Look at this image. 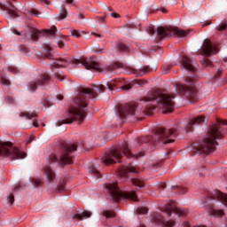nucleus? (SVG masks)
Instances as JSON below:
<instances>
[{"instance_id":"f257e3e1","label":"nucleus","mask_w":227,"mask_h":227,"mask_svg":"<svg viewBox=\"0 0 227 227\" xmlns=\"http://www.w3.org/2000/svg\"><path fill=\"white\" fill-rule=\"evenodd\" d=\"M223 125H227V121L217 119L207 128L206 137L187 146V151L191 152L192 155H201L214 152L215 145H217V139H221L224 134Z\"/></svg>"},{"instance_id":"f03ea898","label":"nucleus","mask_w":227,"mask_h":227,"mask_svg":"<svg viewBox=\"0 0 227 227\" xmlns=\"http://www.w3.org/2000/svg\"><path fill=\"white\" fill-rule=\"evenodd\" d=\"M106 91V86L99 84L94 85L92 89L88 87H82L78 90V95L73 98V104L74 106L71 108L70 114H90L88 108V98L95 100L98 97V93H104Z\"/></svg>"},{"instance_id":"7ed1b4c3","label":"nucleus","mask_w":227,"mask_h":227,"mask_svg":"<svg viewBox=\"0 0 227 227\" xmlns=\"http://www.w3.org/2000/svg\"><path fill=\"white\" fill-rule=\"evenodd\" d=\"M145 155V153L139 152L137 153H132L129 148V142L123 141L121 145H115L111 148L107 153H105L101 162L105 166H109V164H116V162H121V159L126 157H130L131 159H139Z\"/></svg>"},{"instance_id":"20e7f679","label":"nucleus","mask_w":227,"mask_h":227,"mask_svg":"<svg viewBox=\"0 0 227 227\" xmlns=\"http://www.w3.org/2000/svg\"><path fill=\"white\" fill-rule=\"evenodd\" d=\"M83 146L82 142L66 143L60 147L58 154H51L48 157V162L59 166L72 164L74 162V152H77V148H82Z\"/></svg>"},{"instance_id":"39448f33","label":"nucleus","mask_w":227,"mask_h":227,"mask_svg":"<svg viewBox=\"0 0 227 227\" xmlns=\"http://www.w3.org/2000/svg\"><path fill=\"white\" fill-rule=\"evenodd\" d=\"M175 95L153 91L148 94V97L143 98V102H153L157 104L160 113H173L175 111Z\"/></svg>"},{"instance_id":"423d86ee","label":"nucleus","mask_w":227,"mask_h":227,"mask_svg":"<svg viewBox=\"0 0 227 227\" xmlns=\"http://www.w3.org/2000/svg\"><path fill=\"white\" fill-rule=\"evenodd\" d=\"M177 131L178 129H176V128L159 129L154 137L153 136H147L138 138V145H143V143H153V145H155V143H163L165 145H168V143H175Z\"/></svg>"},{"instance_id":"0eeeda50","label":"nucleus","mask_w":227,"mask_h":227,"mask_svg":"<svg viewBox=\"0 0 227 227\" xmlns=\"http://www.w3.org/2000/svg\"><path fill=\"white\" fill-rule=\"evenodd\" d=\"M186 84L177 83L176 90L180 95H184L187 100L196 102L198 100V91L194 88V78L186 76L184 79Z\"/></svg>"},{"instance_id":"6e6552de","label":"nucleus","mask_w":227,"mask_h":227,"mask_svg":"<svg viewBox=\"0 0 227 227\" xmlns=\"http://www.w3.org/2000/svg\"><path fill=\"white\" fill-rule=\"evenodd\" d=\"M0 155L7 157L11 160H17L19 159H26L27 154L20 151L17 147H13L12 142H2L0 143Z\"/></svg>"},{"instance_id":"1a4fd4ad","label":"nucleus","mask_w":227,"mask_h":227,"mask_svg":"<svg viewBox=\"0 0 227 227\" xmlns=\"http://www.w3.org/2000/svg\"><path fill=\"white\" fill-rule=\"evenodd\" d=\"M106 187L114 203L120 201L121 198L124 200H130L131 201H137V195H136V192H121L114 183L108 184Z\"/></svg>"},{"instance_id":"9d476101","label":"nucleus","mask_w":227,"mask_h":227,"mask_svg":"<svg viewBox=\"0 0 227 227\" xmlns=\"http://www.w3.org/2000/svg\"><path fill=\"white\" fill-rule=\"evenodd\" d=\"M189 33H191V30H182L178 27H157V35L159 36V38H160V40H162V38H166V36H181L182 38H184V36L188 35Z\"/></svg>"},{"instance_id":"9b49d317","label":"nucleus","mask_w":227,"mask_h":227,"mask_svg":"<svg viewBox=\"0 0 227 227\" xmlns=\"http://www.w3.org/2000/svg\"><path fill=\"white\" fill-rule=\"evenodd\" d=\"M73 65H82L86 70H96V72H100V66L93 58L74 59Z\"/></svg>"},{"instance_id":"f8f14e48","label":"nucleus","mask_w":227,"mask_h":227,"mask_svg":"<svg viewBox=\"0 0 227 227\" xmlns=\"http://www.w3.org/2000/svg\"><path fill=\"white\" fill-rule=\"evenodd\" d=\"M117 114H136L139 113V107L136 103L119 104L115 106Z\"/></svg>"},{"instance_id":"ddd939ff","label":"nucleus","mask_w":227,"mask_h":227,"mask_svg":"<svg viewBox=\"0 0 227 227\" xmlns=\"http://www.w3.org/2000/svg\"><path fill=\"white\" fill-rule=\"evenodd\" d=\"M86 120V115L84 114H67L65 119L59 120L56 123L57 127H61V125H67L70 123H83Z\"/></svg>"},{"instance_id":"4468645a","label":"nucleus","mask_w":227,"mask_h":227,"mask_svg":"<svg viewBox=\"0 0 227 227\" xmlns=\"http://www.w3.org/2000/svg\"><path fill=\"white\" fill-rule=\"evenodd\" d=\"M214 200L221 201L225 206L227 205V194L223 192H214L210 197L204 199L202 203H204V207H207V205H212Z\"/></svg>"},{"instance_id":"2eb2a0df","label":"nucleus","mask_w":227,"mask_h":227,"mask_svg":"<svg viewBox=\"0 0 227 227\" xmlns=\"http://www.w3.org/2000/svg\"><path fill=\"white\" fill-rule=\"evenodd\" d=\"M50 81L51 78L49 77V74H41L36 80L28 82L27 89L30 91H35L38 86H45V84H47Z\"/></svg>"},{"instance_id":"dca6fc26","label":"nucleus","mask_w":227,"mask_h":227,"mask_svg":"<svg viewBox=\"0 0 227 227\" xmlns=\"http://www.w3.org/2000/svg\"><path fill=\"white\" fill-rule=\"evenodd\" d=\"M219 52V47L214 45L210 40H205L204 44L200 51L201 56L208 57L211 54H217Z\"/></svg>"},{"instance_id":"f3484780","label":"nucleus","mask_w":227,"mask_h":227,"mask_svg":"<svg viewBox=\"0 0 227 227\" xmlns=\"http://www.w3.org/2000/svg\"><path fill=\"white\" fill-rule=\"evenodd\" d=\"M152 223L153 224H160V226H163V227L175 226L174 221H171V220L166 221V218H164V215H162L160 213H153V214Z\"/></svg>"},{"instance_id":"a211bd4d","label":"nucleus","mask_w":227,"mask_h":227,"mask_svg":"<svg viewBox=\"0 0 227 227\" xmlns=\"http://www.w3.org/2000/svg\"><path fill=\"white\" fill-rule=\"evenodd\" d=\"M125 81L123 79H116V80H111L110 82H106V86L108 90H113L114 88H121V90H124L125 91H129L132 88V84L129 83L126 85Z\"/></svg>"},{"instance_id":"6ab92c4d","label":"nucleus","mask_w":227,"mask_h":227,"mask_svg":"<svg viewBox=\"0 0 227 227\" xmlns=\"http://www.w3.org/2000/svg\"><path fill=\"white\" fill-rule=\"evenodd\" d=\"M116 120L119 123H123L125 121H129V123H136L137 121H143L145 118L137 114H117Z\"/></svg>"},{"instance_id":"aec40b11","label":"nucleus","mask_w":227,"mask_h":227,"mask_svg":"<svg viewBox=\"0 0 227 227\" xmlns=\"http://www.w3.org/2000/svg\"><path fill=\"white\" fill-rule=\"evenodd\" d=\"M179 65L182 70H185L186 72H196V67L192 66V61L187 56L181 57Z\"/></svg>"},{"instance_id":"412c9836","label":"nucleus","mask_w":227,"mask_h":227,"mask_svg":"<svg viewBox=\"0 0 227 227\" xmlns=\"http://www.w3.org/2000/svg\"><path fill=\"white\" fill-rule=\"evenodd\" d=\"M163 214L168 216H171L172 214H175V215H178L179 217H185L187 215V209L182 207H168L164 210Z\"/></svg>"},{"instance_id":"4be33fe9","label":"nucleus","mask_w":227,"mask_h":227,"mask_svg":"<svg viewBox=\"0 0 227 227\" xmlns=\"http://www.w3.org/2000/svg\"><path fill=\"white\" fill-rule=\"evenodd\" d=\"M205 121H207L205 116L198 115L197 117H195L193 120L187 123L185 128L186 132H192V130H194L193 125H201V123H205Z\"/></svg>"},{"instance_id":"5701e85b","label":"nucleus","mask_w":227,"mask_h":227,"mask_svg":"<svg viewBox=\"0 0 227 227\" xmlns=\"http://www.w3.org/2000/svg\"><path fill=\"white\" fill-rule=\"evenodd\" d=\"M129 173H139V170H137V168H136V167H134L130 164L127 165L126 167H121L119 168V175L122 178H125V176H127V175H129Z\"/></svg>"},{"instance_id":"b1692460","label":"nucleus","mask_w":227,"mask_h":227,"mask_svg":"<svg viewBox=\"0 0 227 227\" xmlns=\"http://www.w3.org/2000/svg\"><path fill=\"white\" fill-rule=\"evenodd\" d=\"M43 175H44L46 180H47L50 184L54 183V181H55L56 178H57V176H56V172H55L54 169H52V168H51V167H44V168H43Z\"/></svg>"},{"instance_id":"393cba45","label":"nucleus","mask_w":227,"mask_h":227,"mask_svg":"<svg viewBox=\"0 0 227 227\" xmlns=\"http://www.w3.org/2000/svg\"><path fill=\"white\" fill-rule=\"evenodd\" d=\"M207 214L209 215H213L214 217H223V215H225V219L227 221V212L224 213L223 210L221 209H215L214 207L209 206L207 207Z\"/></svg>"},{"instance_id":"a878e982","label":"nucleus","mask_w":227,"mask_h":227,"mask_svg":"<svg viewBox=\"0 0 227 227\" xmlns=\"http://www.w3.org/2000/svg\"><path fill=\"white\" fill-rule=\"evenodd\" d=\"M151 71H152V69L148 66H145L140 69H136V68L129 69L130 74H135V75H137V77H141V76L148 74V72H151Z\"/></svg>"},{"instance_id":"bb28decb","label":"nucleus","mask_w":227,"mask_h":227,"mask_svg":"<svg viewBox=\"0 0 227 227\" xmlns=\"http://www.w3.org/2000/svg\"><path fill=\"white\" fill-rule=\"evenodd\" d=\"M91 217V211H83L82 214L74 213L72 215L74 221H82V219H88Z\"/></svg>"},{"instance_id":"cd10ccee","label":"nucleus","mask_w":227,"mask_h":227,"mask_svg":"<svg viewBox=\"0 0 227 227\" xmlns=\"http://www.w3.org/2000/svg\"><path fill=\"white\" fill-rule=\"evenodd\" d=\"M9 8L6 9V12L11 17V19H17L19 17V11L15 6L9 4Z\"/></svg>"},{"instance_id":"c85d7f7f","label":"nucleus","mask_w":227,"mask_h":227,"mask_svg":"<svg viewBox=\"0 0 227 227\" xmlns=\"http://www.w3.org/2000/svg\"><path fill=\"white\" fill-rule=\"evenodd\" d=\"M68 60L67 59H59L51 64V68H60L67 65Z\"/></svg>"},{"instance_id":"c756f323","label":"nucleus","mask_w":227,"mask_h":227,"mask_svg":"<svg viewBox=\"0 0 227 227\" xmlns=\"http://www.w3.org/2000/svg\"><path fill=\"white\" fill-rule=\"evenodd\" d=\"M116 68H123V64H121L120 62H116L114 64H111L107 67V70H108V72H110V74H114V70H116Z\"/></svg>"},{"instance_id":"7c9ffc66","label":"nucleus","mask_w":227,"mask_h":227,"mask_svg":"<svg viewBox=\"0 0 227 227\" xmlns=\"http://www.w3.org/2000/svg\"><path fill=\"white\" fill-rule=\"evenodd\" d=\"M89 173L96 176V178H100V174H98V165H91L89 167Z\"/></svg>"},{"instance_id":"2f4dec72","label":"nucleus","mask_w":227,"mask_h":227,"mask_svg":"<svg viewBox=\"0 0 227 227\" xmlns=\"http://www.w3.org/2000/svg\"><path fill=\"white\" fill-rule=\"evenodd\" d=\"M131 184L136 187H139L140 189L145 187V183L141 179L132 178Z\"/></svg>"},{"instance_id":"473e14b6","label":"nucleus","mask_w":227,"mask_h":227,"mask_svg":"<svg viewBox=\"0 0 227 227\" xmlns=\"http://www.w3.org/2000/svg\"><path fill=\"white\" fill-rule=\"evenodd\" d=\"M103 215L106 217V219H112V217H116V213L113 210L103 211Z\"/></svg>"},{"instance_id":"72a5a7b5","label":"nucleus","mask_w":227,"mask_h":227,"mask_svg":"<svg viewBox=\"0 0 227 227\" xmlns=\"http://www.w3.org/2000/svg\"><path fill=\"white\" fill-rule=\"evenodd\" d=\"M25 118L27 120H33L32 123L34 125V127H35L37 129V127H40V125L38 124V122L35 121V119L36 118V115H33V114H25L24 115Z\"/></svg>"},{"instance_id":"f704fd0d","label":"nucleus","mask_w":227,"mask_h":227,"mask_svg":"<svg viewBox=\"0 0 227 227\" xmlns=\"http://www.w3.org/2000/svg\"><path fill=\"white\" fill-rule=\"evenodd\" d=\"M67 9L61 7L60 12L59 14V20H63L64 19H67Z\"/></svg>"},{"instance_id":"c9c22d12","label":"nucleus","mask_w":227,"mask_h":227,"mask_svg":"<svg viewBox=\"0 0 227 227\" xmlns=\"http://www.w3.org/2000/svg\"><path fill=\"white\" fill-rule=\"evenodd\" d=\"M31 40H38L40 38V32L35 28L32 29V34L30 35Z\"/></svg>"},{"instance_id":"e433bc0d","label":"nucleus","mask_w":227,"mask_h":227,"mask_svg":"<svg viewBox=\"0 0 227 227\" xmlns=\"http://www.w3.org/2000/svg\"><path fill=\"white\" fill-rule=\"evenodd\" d=\"M46 53H45V58L46 59H52L53 56H52V49L49 46H46Z\"/></svg>"},{"instance_id":"4c0bfd02","label":"nucleus","mask_w":227,"mask_h":227,"mask_svg":"<svg viewBox=\"0 0 227 227\" xmlns=\"http://www.w3.org/2000/svg\"><path fill=\"white\" fill-rule=\"evenodd\" d=\"M43 184V182L42 181V179H38V178L32 179V185H34V187H40L42 186Z\"/></svg>"},{"instance_id":"58836bf2","label":"nucleus","mask_w":227,"mask_h":227,"mask_svg":"<svg viewBox=\"0 0 227 227\" xmlns=\"http://www.w3.org/2000/svg\"><path fill=\"white\" fill-rule=\"evenodd\" d=\"M172 189L173 191H178V194H185V192H187L185 188H182L180 186H174Z\"/></svg>"},{"instance_id":"ea45409f","label":"nucleus","mask_w":227,"mask_h":227,"mask_svg":"<svg viewBox=\"0 0 227 227\" xmlns=\"http://www.w3.org/2000/svg\"><path fill=\"white\" fill-rule=\"evenodd\" d=\"M7 202L10 203V205H13V203H15V196H13L12 193H10L7 196Z\"/></svg>"},{"instance_id":"a19ab883","label":"nucleus","mask_w":227,"mask_h":227,"mask_svg":"<svg viewBox=\"0 0 227 227\" xmlns=\"http://www.w3.org/2000/svg\"><path fill=\"white\" fill-rule=\"evenodd\" d=\"M146 109L148 111H153V112H148L146 114H154V113H159V111H157V107H155V106H147Z\"/></svg>"},{"instance_id":"79ce46f5","label":"nucleus","mask_w":227,"mask_h":227,"mask_svg":"<svg viewBox=\"0 0 227 227\" xmlns=\"http://www.w3.org/2000/svg\"><path fill=\"white\" fill-rule=\"evenodd\" d=\"M117 48L119 51H121L122 52H127V51H128L127 46H125V44H123L121 43H119L117 44Z\"/></svg>"},{"instance_id":"37998d69","label":"nucleus","mask_w":227,"mask_h":227,"mask_svg":"<svg viewBox=\"0 0 227 227\" xmlns=\"http://www.w3.org/2000/svg\"><path fill=\"white\" fill-rule=\"evenodd\" d=\"M148 82L145 81V80H135V84H137L140 87L145 86V84H147Z\"/></svg>"},{"instance_id":"c03bdc74","label":"nucleus","mask_w":227,"mask_h":227,"mask_svg":"<svg viewBox=\"0 0 227 227\" xmlns=\"http://www.w3.org/2000/svg\"><path fill=\"white\" fill-rule=\"evenodd\" d=\"M202 65L203 67H210L212 66V62L208 59L204 58L202 61Z\"/></svg>"},{"instance_id":"a18cd8bd","label":"nucleus","mask_w":227,"mask_h":227,"mask_svg":"<svg viewBox=\"0 0 227 227\" xmlns=\"http://www.w3.org/2000/svg\"><path fill=\"white\" fill-rule=\"evenodd\" d=\"M42 103L43 107H45V109H47V107H51V101H49V99L47 98H44Z\"/></svg>"},{"instance_id":"49530a36","label":"nucleus","mask_w":227,"mask_h":227,"mask_svg":"<svg viewBox=\"0 0 227 227\" xmlns=\"http://www.w3.org/2000/svg\"><path fill=\"white\" fill-rule=\"evenodd\" d=\"M1 81H2V84L4 86H10V80L4 78V77H1Z\"/></svg>"},{"instance_id":"de8ad7c7","label":"nucleus","mask_w":227,"mask_h":227,"mask_svg":"<svg viewBox=\"0 0 227 227\" xmlns=\"http://www.w3.org/2000/svg\"><path fill=\"white\" fill-rule=\"evenodd\" d=\"M71 35L75 36V38H81V33L78 32L77 30H72L71 31Z\"/></svg>"},{"instance_id":"09e8293b","label":"nucleus","mask_w":227,"mask_h":227,"mask_svg":"<svg viewBox=\"0 0 227 227\" xmlns=\"http://www.w3.org/2000/svg\"><path fill=\"white\" fill-rule=\"evenodd\" d=\"M56 31H58V28L56 27H53L52 28L47 30L48 35H56Z\"/></svg>"},{"instance_id":"8fccbe9b","label":"nucleus","mask_w":227,"mask_h":227,"mask_svg":"<svg viewBox=\"0 0 227 227\" xmlns=\"http://www.w3.org/2000/svg\"><path fill=\"white\" fill-rule=\"evenodd\" d=\"M226 28H227V23L222 24V25H219L218 27H216V29L218 31H224Z\"/></svg>"},{"instance_id":"3c124183","label":"nucleus","mask_w":227,"mask_h":227,"mask_svg":"<svg viewBox=\"0 0 227 227\" xmlns=\"http://www.w3.org/2000/svg\"><path fill=\"white\" fill-rule=\"evenodd\" d=\"M137 213L138 214H147L148 213V208H146V207H139L138 209H137Z\"/></svg>"},{"instance_id":"603ef678","label":"nucleus","mask_w":227,"mask_h":227,"mask_svg":"<svg viewBox=\"0 0 227 227\" xmlns=\"http://www.w3.org/2000/svg\"><path fill=\"white\" fill-rule=\"evenodd\" d=\"M169 72H171V67L170 66H166L162 70V74H169Z\"/></svg>"},{"instance_id":"864d4df0","label":"nucleus","mask_w":227,"mask_h":227,"mask_svg":"<svg viewBox=\"0 0 227 227\" xmlns=\"http://www.w3.org/2000/svg\"><path fill=\"white\" fill-rule=\"evenodd\" d=\"M146 32L148 33V35H155V28L149 27L146 28Z\"/></svg>"},{"instance_id":"5fc2aeb1","label":"nucleus","mask_w":227,"mask_h":227,"mask_svg":"<svg viewBox=\"0 0 227 227\" xmlns=\"http://www.w3.org/2000/svg\"><path fill=\"white\" fill-rule=\"evenodd\" d=\"M221 74H223V68H218L216 74H215V79H219V77H221Z\"/></svg>"},{"instance_id":"6e6d98bb","label":"nucleus","mask_w":227,"mask_h":227,"mask_svg":"<svg viewBox=\"0 0 227 227\" xmlns=\"http://www.w3.org/2000/svg\"><path fill=\"white\" fill-rule=\"evenodd\" d=\"M183 227H207V226H205V225L192 226V225H191V223H189L188 222H184V223H183Z\"/></svg>"},{"instance_id":"4d7b16f0","label":"nucleus","mask_w":227,"mask_h":227,"mask_svg":"<svg viewBox=\"0 0 227 227\" xmlns=\"http://www.w3.org/2000/svg\"><path fill=\"white\" fill-rule=\"evenodd\" d=\"M65 191V184L57 185V192H63Z\"/></svg>"},{"instance_id":"13d9d810","label":"nucleus","mask_w":227,"mask_h":227,"mask_svg":"<svg viewBox=\"0 0 227 227\" xmlns=\"http://www.w3.org/2000/svg\"><path fill=\"white\" fill-rule=\"evenodd\" d=\"M55 77H56L57 79H59V81H63V79H65V75H64L63 74H61V73H57V74H55Z\"/></svg>"},{"instance_id":"bf43d9fd","label":"nucleus","mask_w":227,"mask_h":227,"mask_svg":"<svg viewBox=\"0 0 227 227\" xmlns=\"http://www.w3.org/2000/svg\"><path fill=\"white\" fill-rule=\"evenodd\" d=\"M20 51H21V52H24V54H26V52L29 51V49H27V47H26L24 45H20Z\"/></svg>"},{"instance_id":"052dcab7","label":"nucleus","mask_w":227,"mask_h":227,"mask_svg":"<svg viewBox=\"0 0 227 227\" xmlns=\"http://www.w3.org/2000/svg\"><path fill=\"white\" fill-rule=\"evenodd\" d=\"M8 70L11 72V74H19V70L13 67H9Z\"/></svg>"},{"instance_id":"680f3d73","label":"nucleus","mask_w":227,"mask_h":227,"mask_svg":"<svg viewBox=\"0 0 227 227\" xmlns=\"http://www.w3.org/2000/svg\"><path fill=\"white\" fill-rule=\"evenodd\" d=\"M160 164H162V163L159 162V161H156V162L151 164V168L153 169H155V168H159V166H160Z\"/></svg>"},{"instance_id":"e2e57ef3","label":"nucleus","mask_w":227,"mask_h":227,"mask_svg":"<svg viewBox=\"0 0 227 227\" xmlns=\"http://www.w3.org/2000/svg\"><path fill=\"white\" fill-rule=\"evenodd\" d=\"M30 15H34V17H38L39 13L38 11L32 9L29 11Z\"/></svg>"},{"instance_id":"0e129e2a","label":"nucleus","mask_w":227,"mask_h":227,"mask_svg":"<svg viewBox=\"0 0 227 227\" xmlns=\"http://www.w3.org/2000/svg\"><path fill=\"white\" fill-rule=\"evenodd\" d=\"M98 22L99 24H102V22H106V17H98Z\"/></svg>"},{"instance_id":"69168bd1","label":"nucleus","mask_w":227,"mask_h":227,"mask_svg":"<svg viewBox=\"0 0 227 227\" xmlns=\"http://www.w3.org/2000/svg\"><path fill=\"white\" fill-rule=\"evenodd\" d=\"M111 17H114V19H118V18H120V14H118L116 12H112Z\"/></svg>"},{"instance_id":"338daca9","label":"nucleus","mask_w":227,"mask_h":227,"mask_svg":"<svg viewBox=\"0 0 227 227\" xmlns=\"http://www.w3.org/2000/svg\"><path fill=\"white\" fill-rule=\"evenodd\" d=\"M6 100H7V102H8L9 104H13V98H12V97H7V98H6Z\"/></svg>"},{"instance_id":"774afa93","label":"nucleus","mask_w":227,"mask_h":227,"mask_svg":"<svg viewBox=\"0 0 227 227\" xmlns=\"http://www.w3.org/2000/svg\"><path fill=\"white\" fill-rule=\"evenodd\" d=\"M159 189H166V184L164 183H160L158 185Z\"/></svg>"}]
</instances>
